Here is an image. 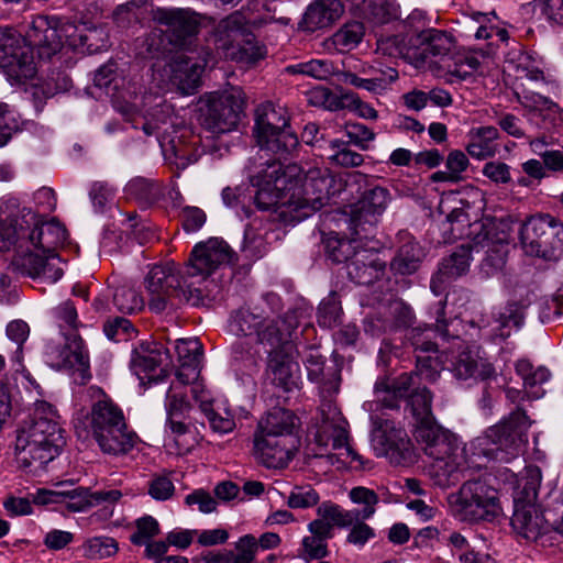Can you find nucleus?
<instances>
[{
	"mask_svg": "<svg viewBox=\"0 0 563 563\" xmlns=\"http://www.w3.org/2000/svg\"><path fill=\"white\" fill-rule=\"evenodd\" d=\"M68 239L58 221L42 222L31 208L13 196L0 200V251H26L16 255L12 268L21 276L54 284L63 276L56 249Z\"/></svg>",
	"mask_w": 563,
	"mask_h": 563,
	"instance_id": "obj_1",
	"label": "nucleus"
},
{
	"mask_svg": "<svg viewBox=\"0 0 563 563\" xmlns=\"http://www.w3.org/2000/svg\"><path fill=\"white\" fill-rule=\"evenodd\" d=\"M298 325L297 310H288L280 318H271L240 308L229 319V331L239 338H253L255 343L242 340L234 342L231 346L232 358L250 374L255 373L262 360V346L267 353V378L273 385L290 391L297 387L298 382L299 365L292 358L290 340Z\"/></svg>",
	"mask_w": 563,
	"mask_h": 563,
	"instance_id": "obj_2",
	"label": "nucleus"
},
{
	"mask_svg": "<svg viewBox=\"0 0 563 563\" xmlns=\"http://www.w3.org/2000/svg\"><path fill=\"white\" fill-rule=\"evenodd\" d=\"M334 177L328 169L310 168L306 173L296 165L284 166L272 161L252 177L257 188L254 201L260 210L274 209L287 224L298 223L321 209L329 200Z\"/></svg>",
	"mask_w": 563,
	"mask_h": 563,
	"instance_id": "obj_3",
	"label": "nucleus"
},
{
	"mask_svg": "<svg viewBox=\"0 0 563 563\" xmlns=\"http://www.w3.org/2000/svg\"><path fill=\"white\" fill-rule=\"evenodd\" d=\"M88 391L92 404L88 412L75 419L77 435L82 439L91 435L104 454L129 453L139 438L128 429L122 409L101 388L92 386Z\"/></svg>",
	"mask_w": 563,
	"mask_h": 563,
	"instance_id": "obj_4",
	"label": "nucleus"
},
{
	"mask_svg": "<svg viewBox=\"0 0 563 563\" xmlns=\"http://www.w3.org/2000/svg\"><path fill=\"white\" fill-rule=\"evenodd\" d=\"M56 418L51 404H35L33 421L21 427L15 439V460L21 468L37 474L59 454L65 440Z\"/></svg>",
	"mask_w": 563,
	"mask_h": 563,
	"instance_id": "obj_5",
	"label": "nucleus"
},
{
	"mask_svg": "<svg viewBox=\"0 0 563 563\" xmlns=\"http://www.w3.org/2000/svg\"><path fill=\"white\" fill-rule=\"evenodd\" d=\"M531 421L526 412L517 408L500 422L487 428L470 443L473 455L488 461L510 462L517 457L528 442Z\"/></svg>",
	"mask_w": 563,
	"mask_h": 563,
	"instance_id": "obj_6",
	"label": "nucleus"
},
{
	"mask_svg": "<svg viewBox=\"0 0 563 563\" xmlns=\"http://www.w3.org/2000/svg\"><path fill=\"white\" fill-rule=\"evenodd\" d=\"M145 288L150 297V310L155 313H161L169 305H174L175 299L199 306L207 297L205 289L196 286L186 274H181L173 262L153 266L145 278Z\"/></svg>",
	"mask_w": 563,
	"mask_h": 563,
	"instance_id": "obj_7",
	"label": "nucleus"
},
{
	"mask_svg": "<svg viewBox=\"0 0 563 563\" xmlns=\"http://www.w3.org/2000/svg\"><path fill=\"white\" fill-rule=\"evenodd\" d=\"M415 437L422 444L424 453L433 460L431 471L440 485L449 484L455 473L463 470L464 449L449 430L433 422L416 428Z\"/></svg>",
	"mask_w": 563,
	"mask_h": 563,
	"instance_id": "obj_8",
	"label": "nucleus"
},
{
	"mask_svg": "<svg viewBox=\"0 0 563 563\" xmlns=\"http://www.w3.org/2000/svg\"><path fill=\"white\" fill-rule=\"evenodd\" d=\"M452 515L461 521H493L501 514L498 492L487 483L466 481L448 496Z\"/></svg>",
	"mask_w": 563,
	"mask_h": 563,
	"instance_id": "obj_9",
	"label": "nucleus"
},
{
	"mask_svg": "<svg viewBox=\"0 0 563 563\" xmlns=\"http://www.w3.org/2000/svg\"><path fill=\"white\" fill-rule=\"evenodd\" d=\"M254 134L263 151L286 157L299 145L298 137L289 126L286 108L266 102L256 109Z\"/></svg>",
	"mask_w": 563,
	"mask_h": 563,
	"instance_id": "obj_10",
	"label": "nucleus"
},
{
	"mask_svg": "<svg viewBox=\"0 0 563 563\" xmlns=\"http://www.w3.org/2000/svg\"><path fill=\"white\" fill-rule=\"evenodd\" d=\"M244 95L239 87L207 92L198 101V120L212 134L233 131L241 119Z\"/></svg>",
	"mask_w": 563,
	"mask_h": 563,
	"instance_id": "obj_11",
	"label": "nucleus"
},
{
	"mask_svg": "<svg viewBox=\"0 0 563 563\" xmlns=\"http://www.w3.org/2000/svg\"><path fill=\"white\" fill-rule=\"evenodd\" d=\"M122 497L119 489H103L92 492L86 487H76L73 489H43L37 493L35 501L37 504H63L73 512H81L96 506L103 507L93 512L91 518L96 520H108L113 515V506Z\"/></svg>",
	"mask_w": 563,
	"mask_h": 563,
	"instance_id": "obj_12",
	"label": "nucleus"
},
{
	"mask_svg": "<svg viewBox=\"0 0 563 563\" xmlns=\"http://www.w3.org/2000/svg\"><path fill=\"white\" fill-rule=\"evenodd\" d=\"M519 235L527 255L556 261L563 254V224L550 214L529 218Z\"/></svg>",
	"mask_w": 563,
	"mask_h": 563,
	"instance_id": "obj_13",
	"label": "nucleus"
},
{
	"mask_svg": "<svg viewBox=\"0 0 563 563\" xmlns=\"http://www.w3.org/2000/svg\"><path fill=\"white\" fill-rule=\"evenodd\" d=\"M242 26L240 15L232 14L220 21L214 33V45L225 58L253 64L266 55V48L254 38L238 42Z\"/></svg>",
	"mask_w": 563,
	"mask_h": 563,
	"instance_id": "obj_14",
	"label": "nucleus"
},
{
	"mask_svg": "<svg viewBox=\"0 0 563 563\" xmlns=\"http://www.w3.org/2000/svg\"><path fill=\"white\" fill-rule=\"evenodd\" d=\"M235 261V253L224 240L210 238L194 246L186 266V275L196 283V286L201 287L200 284L213 272Z\"/></svg>",
	"mask_w": 563,
	"mask_h": 563,
	"instance_id": "obj_15",
	"label": "nucleus"
},
{
	"mask_svg": "<svg viewBox=\"0 0 563 563\" xmlns=\"http://www.w3.org/2000/svg\"><path fill=\"white\" fill-rule=\"evenodd\" d=\"M372 445L377 456H385L394 465H409L416 461L413 444L402 429L389 420L372 417Z\"/></svg>",
	"mask_w": 563,
	"mask_h": 563,
	"instance_id": "obj_16",
	"label": "nucleus"
},
{
	"mask_svg": "<svg viewBox=\"0 0 563 563\" xmlns=\"http://www.w3.org/2000/svg\"><path fill=\"white\" fill-rule=\"evenodd\" d=\"M347 422L332 400L322 401L319 408L316 439L319 444L344 450L352 460L358 456L349 445Z\"/></svg>",
	"mask_w": 563,
	"mask_h": 563,
	"instance_id": "obj_17",
	"label": "nucleus"
},
{
	"mask_svg": "<svg viewBox=\"0 0 563 563\" xmlns=\"http://www.w3.org/2000/svg\"><path fill=\"white\" fill-rule=\"evenodd\" d=\"M334 527H340L339 519L324 503L320 504L317 508V518L308 525L310 536L301 541L299 556L307 562L328 556V541L334 536Z\"/></svg>",
	"mask_w": 563,
	"mask_h": 563,
	"instance_id": "obj_18",
	"label": "nucleus"
},
{
	"mask_svg": "<svg viewBox=\"0 0 563 563\" xmlns=\"http://www.w3.org/2000/svg\"><path fill=\"white\" fill-rule=\"evenodd\" d=\"M169 360V352L163 344L155 341H145L136 345L131 355L130 366L142 384L157 383L162 374L166 376L164 366Z\"/></svg>",
	"mask_w": 563,
	"mask_h": 563,
	"instance_id": "obj_19",
	"label": "nucleus"
},
{
	"mask_svg": "<svg viewBox=\"0 0 563 563\" xmlns=\"http://www.w3.org/2000/svg\"><path fill=\"white\" fill-rule=\"evenodd\" d=\"M298 450L297 438H279L254 433L253 455L267 468H284L294 459Z\"/></svg>",
	"mask_w": 563,
	"mask_h": 563,
	"instance_id": "obj_20",
	"label": "nucleus"
},
{
	"mask_svg": "<svg viewBox=\"0 0 563 563\" xmlns=\"http://www.w3.org/2000/svg\"><path fill=\"white\" fill-rule=\"evenodd\" d=\"M418 378L419 375L416 373H402L390 382L387 379L377 380L374 387L375 399L366 404L368 410L399 408L400 400L409 399L415 389L419 388Z\"/></svg>",
	"mask_w": 563,
	"mask_h": 563,
	"instance_id": "obj_21",
	"label": "nucleus"
},
{
	"mask_svg": "<svg viewBox=\"0 0 563 563\" xmlns=\"http://www.w3.org/2000/svg\"><path fill=\"white\" fill-rule=\"evenodd\" d=\"M45 355L47 363L53 368H76L82 379L88 377L89 357L82 340L77 333L73 332L66 335L65 344L62 347L48 345Z\"/></svg>",
	"mask_w": 563,
	"mask_h": 563,
	"instance_id": "obj_22",
	"label": "nucleus"
},
{
	"mask_svg": "<svg viewBox=\"0 0 563 563\" xmlns=\"http://www.w3.org/2000/svg\"><path fill=\"white\" fill-rule=\"evenodd\" d=\"M413 43L417 55L416 67H420L431 58L442 60L456 48V40L452 33L432 27L421 30L413 35Z\"/></svg>",
	"mask_w": 563,
	"mask_h": 563,
	"instance_id": "obj_23",
	"label": "nucleus"
},
{
	"mask_svg": "<svg viewBox=\"0 0 563 563\" xmlns=\"http://www.w3.org/2000/svg\"><path fill=\"white\" fill-rule=\"evenodd\" d=\"M389 200V191L384 187H374L363 194L351 219L356 235H361V230L368 235L373 233L377 217L385 211Z\"/></svg>",
	"mask_w": 563,
	"mask_h": 563,
	"instance_id": "obj_24",
	"label": "nucleus"
},
{
	"mask_svg": "<svg viewBox=\"0 0 563 563\" xmlns=\"http://www.w3.org/2000/svg\"><path fill=\"white\" fill-rule=\"evenodd\" d=\"M26 40L30 45L37 48L40 57L51 58L63 47L59 19L45 15L34 18L26 33Z\"/></svg>",
	"mask_w": 563,
	"mask_h": 563,
	"instance_id": "obj_25",
	"label": "nucleus"
},
{
	"mask_svg": "<svg viewBox=\"0 0 563 563\" xmlns=\"http://www.w3.org/2000/svg\"><path fill=\"white\" fill-rule=\"evenodd\" d=\"M349 497L354 504L362 505L363 507L361 509L344 510L332 501H324L327 507L339 519L341 528L349 527L355 521L369 519L375 514L379 501L374 490L363 486L352 488Z\"/></svg>",
	"mask_w": 563,
	"mask_h": 563,
	"instance_id": "obj_26",
	"label": "nucleus"
},
{
	"mask_svg": "<svg viewBox=\"0 0 563 563\" xmlns=\"http://www.w3.org/2000/svg\"><path fill=\"white\" fill-rule=\"evenodd\" d=\"M205 65L186 54L176 55L167 66L170 84L183 95L194 93L200 86Z\"/></svg>",
	"mask_w": 563,
	"mask_h": 563,
	"instance_id": "obj_27",
	"label": "nucleus"
},
{
	"mask_svg": "<svg viewBox=\"0 0 563 563\" xmlns=\"http://www.w3.org/2000/svg\"><path fill=\"white\" fill-rule=\"evenodd\" d=\"M510 523L514 531L528 541H537L548 529L542 510L530 503H516Z\"/></svg>",
	"mask_w": 563,
	"mask_h": 563,
	"instance_id": "obj_28",
	"label": "nucleus"
},
{
	"mask_svg": "<svg viewBox=\"0 0 563 563\" xmlns=\"http://www.w3.org/2000/svg\"><path fill=\"white\" fill-rule=\"evenodd\" d=\"M369 250H360L353 253V257L346 264V273L351 280L358 285H371L383 275L385 263Z\"/></svg>",
	"mask_w": 563,
	"mask_h": 563,
	"instance_id": "obj_29",
	"label": "nucleus"
},
{
	"mask_svg": "<svg viewBox=\"0 0 563 563\" xmlns=\"http://www.w3.org/2000/svg\"><path fill=\"white\" fill-rule=\"evenodd\" d=\"M413 319V312L409 306L401 300H393L389 302L386 312H380L366 320L365 330L372 335H380L386 331L397 328L408 327Z\"/></svg>",
	"mask_w": 563,
	"mask_h": 563,
	"instance_id": "obj_30",
	"label": "nucleus"
},
{
	"mask_svg": "<svg viewBox=\"0 0 563 563\" xmlns=\"http://www.w3.org/2000/svg\"><path fill=\"white\" fill-rule=\"evenodd\" d=\"M471 261V251L464 246L452 253L448 258H444L438 272L432 276L430 288L435 296L443 292L446 285L462 276L468 271Z\"/></svg>",
	"mask_w": 563,
	"mask_h": 563,
	"instance_id": "obj_31",
	"label": "nucleus"
},
{
	"mask_svg": "<svg viewBox=\"0 0 563 563\" xmlns=\"http://www.w3.org/2000/svg\"><path fill=\"white\" fill-rule=\"evenodd\" d=\"M176 353L179 361L177 379L183 384H190L199 376L202 346L197 339H180L176 341Z\"/></svg>",
	"mask_w": 563,
	"mask_h": 563,
	"instance_id": "obj_32",
	"label": "nucleus"
},
{
	"mask_svg": "<svg viewBox=\"0 0 563 563\" xmlns=\"http://www.w3.org/2000/svg\"><path fill=\"white\" fill-rule=\"evenodd\" d=\"M154 19L167 27L166 33L172 32L175 35L176 45L184 44L198 30L197 21L184 10L158 9Z\"/></svg>",
	"mask_w": 563,
	"mask_h": 563,
	"instance_id": "obj_33",
	"label": "nucleus"
},
{
	"mask_svg": "<svg viewBox=\"0 0 563 563\" xmlns=\"http://www.w3.org/2000/svg\"><path fill=\"white\" fill-rule=\"evenodd\" d=\"M457 379L466 380L470 378L487 379L494 374L493 366L478 358L470 350H462L454 355L448 367Z\"/></svg>",
	"mask_w": 563,
	"mask_h": 563,
	"instance_id": "obj_34",
	"label": "nucleus"
},
{
	"mask_svg": "<svg viewBox=\"0 0 563 563\" xmlns=\"http://www.w3.org/2000/svg\"><path fill=\"white\" fill-rule=\"evenodd\" d=\"M400 241L401 245L390 262V269L398 275H411L418 271L424 253L409 234H402Z\"/></svg>",
	"mask_w": 563,
	"mask_h": 563,
	"instance_id": "obj_35",
	"label": "nucleus"
},
{
	"mask_svg": "<svg viewBox=\"0 0 563 563\" xmlns=\"http://www.w3.org/2000/svg\"><path fill=\"white\" fill-rule=\"evenodd\" d=\"M296 416L288 409L275 407L263 417L258 423L256 434H271L279 438H296L294 430Z\"/></svg>",
	"mask_w": 563,
	"mask_h": 563,
	"instance_id": "obj_36",
	"label": "nucleus"
},
{
	"mask_svg": "<svg viewBox=\"0 0 563 563\" xmlns=\"http://www.w3.org/2000/svg\"><path fill=\"white\" fill-rule=\"evenodd\" d=\"M499 132L497 128L487 125L473 128L467 133L466 151L468 155L476 159H485L495 156L498 152L497 139Z\"/></svg>",
	"mask_w": 563,
	"mask_h": 563,
	"instance_id": "obj_37",
	"label": "nucleus"
},
{
	"mask_svg": "<svg viewBox=\"0 0 563 563\" xmlns=\"http://www.w3.org/2000/svg\"><path fill=\"white\" fill-rule=\"evenodd\" d=\"M340 0H314L305 13V23L309 30L331 25L343 13Z\"/></svg>",
	"mask_w": 563,
	"mask_h": 563,
	"instance_id": "obj_38",
	"label": "nucleus"
},
{
	"mask_svg": "<svg viewBox=\"0 0 563 563\" xmlns=\"http://www.w3.org/2000/svg\"><path fill=\"white\" fill-rule=\"evenodd\" d=\"M199 386L191 387V394L199 402L201 411L205 413L210 428L218 433H229L235 428V421L230 410L225 408L212 407V404L205 397L203 391H199Z\"/></svg>",
	"mask_w": 563,
	"mask_h": 563,
	"instance_id": "obj_39",
	"label": "nucleus"
},
{
	"mask_svg": "<svg viewBox=\"0 0 563 563\" xmlns=\"http://www.w3.org/2000/svg\"><path fill=\"white\" fill-rule=\"evenodd\" d=\"M8 65H1L8 76L16 81H24L34 77L36 66L30 48L20 44L19 48L8 58Z\"/></svg>",
	"mask_w": 563,
	"mask_h": 563,
	"instance_id": "obj_40",
	"label": "nucleus"
},
{
	"mask_svg": "<svg viewBox=\"0 0 563 563\" xmlns=\"http://www.w3.org/2000/svg\"><path fill=\"white\" fill-rule=\"evenodd\" d=\"M377 52L385 56L404 58L413 65L417 60L413 36L408 40L400 34L382 37L377 41Z\"/></svg>",
	"mask_w": 563,
	"mask_h": 563,
	"instance_id": "obj_41",
	"label": "nucleus"
},
{
	"mask_svg": "<svg viewBox=\"0 0 563 563\" xmlns=\"http://www.w3.org/2000/svg\"><path fill=\"white\" fill-rule=\"evenodd\" d=\"M351 239L339 240L330 239L327 242L329 257L335 263L349 262L353 257V253L360 251L363 240H367L369 235L361 230V235L355 234V225L351 223Z\"/></svg>",
	"mask_w": 563,
	"mask_h": 563,
	"instance_id": "obj_42",
	"label": "nucleus"
},
{
	"mask_svg": "<svg viewBox=\"0 0 563 563\" xmlns=\"http://www.w3.org/2000/svg\"><path fill=\"white\" fill-rule=\"evenodd\" d=\"M358 14L376 23H386L399 16L396 0H362L357 2Z\"/></svg>",
	"mask_w": 563,
	"mask_h": 563,
	"instance_id": "obj_43",
	"label": "nucleus"
},
{
	"mask_svg": "<svg viewBox=\"0 0 563 563\" xmlns=\"http://www.w3.org/2000/svg\"><path fill=\"white\" fill-rule=\"evenodd\" d=\"M528 305L523 302H508L498 313L496 321L499 324L500 336L508 338L511 329H520L526 317Z\"/></svg>",
	"mask_w": 563,
	"mask_h": 563,
	"instance_id": "obj_44",
	"label": "nucleus"
},
{
	"mask_svg": "<svg viewBox=\"0 0 563 563\" xmlns=\"http://www.w3.org/2000/svg\"><path fill=\"white\" fill-rule=\"evenodd\" d=\"M129 197L148 206L157 201L162 196L159 184L143 177L130 180L125 187Z\"/></svg>",
	"mask_w": 563,
	"mask_h": 563,
	"instance_id": "obj_45",
	"label": "nucleus"
},
{
	"mask_svg": "<svg viewBox=\"0 0 563 563\" xmlns=\"http://www.w3.org/2000/svg\"><path fill=\"white\" fill-rule=\"evenodd\" d=\"M432 396L427 388H417L410 395L409 406L416 419V428L435 422L431 410Z\"/></svg>",
	"mask_w": 563,
	"mask_h": 563,
	"instance_id": "obj_46",
	"label": "nucleus"
},
{
	"mask_svg": "<svg viewBox=\"0 0 563 563\" xmlns=\"http://www.w3.org/2000/svg\"><path fill=\"white\" fill-rule=\"evenodd\" d=\"M291 75H303L318 80H327L334 73L333 64L325 59H311L286 67Z\"/></svg>",
	"mask_w": 563,
	"mask_h": 563,
	"instance_id": "obj_47",
	"label": "nucleus"
},
{
	"mask_svg": "<svg viewBox=\"0 0 563 563\" xmlns=\"http://www.w3.org/2000/svg\"><path fill=\"white\" fill-rule=\"evenodd\" d=\"M59 32L63 40V46L65 44L74 48L78 46H87V49L90 53L97 52L100 48V46H95L90 43V41L98 34L96 30L90 31L88 34H79L78 27L75 23L59 19Z\"/></svg>",
	"mask_w": 563,
	"mask_h": 563,
	"instance_id": "obj_48",
	"label": "nucleus"
},
{
	"mask_svg": "<svg viewBox=\"0 0 563 563\" xmlns=\"http://www.w3.org/2000/svg\"><path fill=\"white\" fill-rule=\"evenodd\" d=\"M507 253V242L499 240L496 243L489 244L485 252V257L481 263V271L486 276H492L500 272L506 264Z\"/></svg>",
	"mask_w": 563,
	"mask_h": 563,
	"instance_id": "obj_49",
	"label": "nucleus"
},
{
	"mask_svg": "<svg viewBox=\"0 0 563 563\" xmlns=\"http://www.w3.org/2000/svg\"><path fill=\"white\" fill-rule=\"evenodd\" d=\"M119 550L118 542L110 537H93L84 545V555L90 560H102L113 556Z\"/></svg>",
	"mask_w": 563,
	"mask_h": 563,
	"instance_id": "obj_50",
	"label": "nucleus"
},
{
	"mask_svg": "<svg viewBox=\"0 0 563 563\" xmlns=\"http://www.w3.org/2000/svg\"><path fill=\"white\" fill-rule=\"evenodd\" d=\"M187 384L180 383L178 379L173 383L166 395L167 417H184L189 410L190 405L185 393Z\"/></svg>",
	"mask_w": 563,
	"mask_h": 563,
	"instance_id": "obj_51",
	"label": "nucleus"
},
{
	"mask_svg": "<svg viewBox=\"0 0 563 563\" xmlns=\"http://www.w3.org/2000/svg\"><path fill=\"white\" fill-rule=\"evenodd\" d=\"M332 154L329 159L338 166L344 168L358 167L364 163V156L353 150L347 144L340 140L331 141Z\"/></svg>",
	"mask_w": 563,
	"mask_h": 563,
	"instance_id": "obj_52",
	"label": "nucleus"
},
{
	"mask_svg": "<svg viewBox=\"0 0 563 563\" xmlns=\"http://www.w3.org/2000/svg\"><path fill=\"white\" fill-rule=\"evenodd\" d=\"M112 302L118 311L122 313H133L141 310L144 306L140 294L129 286H120L113 292Z\"/></svg>",
	"mask_w": 563,
	"mask_h": 563,
	"instance_id": "obj_53",
	"label": "nucleus"
},
{
	"mask_svg": "<svg viewBox=\"0 0 563 563\" xmlns=\"http://www.w3.org/2000/svg\"><path fill=\"white\" fill-rule=\"evenodd\" d=\"M341 306L336 294L325 297L318 308V323L327 329L335 327L340 322Z\"/></svg>",
	"mask_w": 563,
	"mask_h": 563,
	"instance_id": "obj_54",
	"label": "nucleus"
},
{
	"mask_svg": "<svg viewBox=\"0 0 563 563\" xmlns=\"http://www.w3.org/2000/svg\"><path fill=\"white\" fill-rule=\"evenodd\" d=\"M364 35V27L358 22L347 23L333 35V43L341 51L355 47Z\"/></svg>",
	"mask_w": 563,
	"mask_h": 563,
	"instance_id": "obj_55",
	"label": "nucleus"
},
{
	"mask_svg": "<svg viewBox=\"0 0 563 563\" xmlns=\"http://www.w3.org/2000/svg\"><path fill=\"white\" fill-rule=\"evenodd\" d=\"M113 102L115 109L126 117H133L142 111L135 85L132 88L129 84V87L119 89L113 95Z\"/></svg>",
	"mask_w": 563,
	"mask_h": 563,
	"instance_id": "obj_56",
	"label": "nucleus"
},
{
	"mask_svg": "<svg viewBox=\"0 0 563 563\" xmlns=\"http://www.w3.org/2000/svg\"><path fill=\"white\" fill-rule=\"evenodd\" d=\"M242 253L249 260H258L267 252V243L262 234L255 229L247 227L244 231V240L241 247Z\"/></svg>",
	"mask_w": 563,
	"mask_h": 563,
	"instance_id": "obj_57",
	"label": "nucleus"
},
{
	"mask_svg": "<svg viewBox=\"0 0 563 563\" xmlns=\"http://www.w3.org/2000/svg\"><path fill=\"white\" fill-rule=\"evenodd\" d=\"M319 500V494L311 486H296L288 496L287 505L290 508L305 509L317 506Z\"/></svg>",
	"mask_w": 563,
	"mask_h": 563,
	"instance_id": "obj_58",
	"label": "nucleus"
},
{
	"mask_svg": "<svg viewBox=\"0 0 563 563\" xmlns=\"http://www.w3.org/2000/svg\"><path fill=\"white\" fill-rule=\"evenodd\" d=\"M189 132L185 130L180 136L177 139H170L168 144L169 148L173 152L174 156L179 159V164L185 167L188 164L196 163L198 161L199 154L197 150H194L192 144H188L183 141L187 136Z\"/></svg>",
	"mask_w": 563,
	"mask_h": 563,
	"instance_id": "obj_59",
	"label": "nucleus"
},
{
	"mask_svg": "<svg viewBox=\"0 0 563 563\" xmlns=\"http://www.w3.org/2000/svg\"><path fill=\"white\" fill-rule=\"evenodd\" d=\"M159 527L156 519L145 516L136 520V530L131 534V542L137 545L147 543L150 539L158 534Z\"/></svg>",
	"mask_w": 563,
	"mask_h": 563,
	"instance_id": "obj_60",
	"label": "nucleus"
},
{
	"mask_svg": "<svg viewBox=\"0 0 563 563\" xmlns=\"http://www.w3.org/2000/svg\"><path fill=\"white\" fill-rule=\"evenodd\" d=\"M103 331L107 338L113 341L129 340L136 332L131 321L121 317L106 323Z\"/></svg>",
	"mask_w": 563,
	"mask_h": 563,
	"instance_id": "obj_61",
	"label": "nucleus"
},
{
	"mask_svg": "<svg viewBox=\"0 0 563 563\" xmlns=\"http://www.w3.org/2000/svg\"><path fill=\"white\" fill-rule=\"evenodd\" d=\"M516 70L521 75V77H526L531 80L538 81L544 78L540 63L527 52H522L518 55L516 60Z\"/></svg>",
	"mask_w": 563,
	"mask_h": 563,
	"instance_id": "obj_62",
	"label": "nucleus"
},
{
	"mask_svg": "<svg viewBox=\"0 0 563 563\" xmlns=\"http://www.w3.org/2000/svg\"><path fill=\"white\" fill-rule=\"evenodd\" d=\"M148 11V3L146 0H130L117 7L114 14L118 20H126L128 22L135 20L139 21L144 18Z\"/></svg>",
	"mask_w": 563,
	"mask_h": 563,
	"instance_id": "obj_63",
	"label": "nucleus"
},
{
	"mask_svg": "<svg viewBox=\"0 0 563 563\" xmlns=\"http://www.w3.org/2000/svg\"><path fill=\"white\" fill-rule=\"evenodd\" d=\"M238 551L232 563H253L257 551V540L252 534H245L235 543Z\"/></svg>",
	"mask_w": 563,
	"mask_h": 563,
	"instance_id": "obj_64",
	"label": "nucleus"
}]
</instances>
